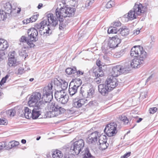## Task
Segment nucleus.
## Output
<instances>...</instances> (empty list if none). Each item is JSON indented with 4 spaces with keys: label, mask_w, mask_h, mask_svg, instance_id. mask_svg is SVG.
<instances>
[{
    "label": "nucleus",
    "mask_w": 158,
    "mask_h": 158,
    "mask_svg": "<svg viewBox=\"0 0 158 158\" xmlns=\"http://www.w3.org/2000/svg\"><path fill=\"white\" fill-rule=\"evenodd\" d=\"M75 8L66 6L63 5L60 8L58 7L56 9V15L59 22V29L63 30L65 27V22H64V18L67 17L73 16L75 13Z\"/></svg>",
    "instance_id": "nucleus-1"
},
{
    "label": "nucleus",
    "mask_w": 158,
    "mask_h": 158,
    "mask_svg": "<svg viewBox=\"0 0 158 158\" xmlns=\"http://www.w3.org/2000/svg\"><path fill=\"white\" fill-rule=\"evenodd\" d=\"M49 99L45 101L46 103L48 102V111L46 113V117L48 118H52L57 116L65 111V109L62 107L57 102H50Z\"/></svg>",
    "instance_id": "nucleus-2"
},
{
    "label": "nucleus",
    "mask_w": 158,
    "mask_h": 158,
    "mask_svg": "<svg viewBox=\"0 0 158 158\" xmlns=\"http://www.w3.org/2000/svg\"><path fill=\"white\" fill-rule=\"evenodd\" d=\"M60 87L62 89L60 90H56L54 94L56 100L62 104H66L68 100V96L64 91L68 87V83L64 80H61Z\"/></svg>",
    "instance_id": "nucleus-3"
},
{
    "label": "nucleus",
    "mask_w": 158,
    "mask_h": 158,
    "mask_svg": "<svg viewBox=\"0 0 158 158\" xmlns=\"http://www.w3.org/2000/svg\"><path fill=\"white\" fill-rule=\"evenodd\" d=\"M47 17L48 24L47 26H46L45 27L46 31H43L44 30H43V29H40L39 30L40 35H43L44 37L49 36L51 34L52 31L50 29V25L55 27L58 24L57 19L52 14H48Z\"/></svg>",
    "instance_id": "nucleus-4"
},
{
    "label": "nucleus",
    "mask_w": 158,
    "mask_h": 158,
    "mask_svg": "<svg viewBox=\"0 0 158 158\" xmlns=\"http://www.w3.org/2000/svg\"><path fill=\"white\" fill-rule=\"evenodd\" d=\"M146 7L143 6L142 4H135L133 8L130 10L127 14L125 15L124 17H127L129 20H132L137 18L138 15H141L145 12Z\"/></svg>",
    "instance_id": "nucleus-5"
},
{
    "label": "nucleus",
    "mask_w": 158,
    "mask_h": 158,
    "mask_svg": "<svg viewBox=\"0 0 158 158\" xmlns=\"http://www.w3.org/2000/svg\"><path fill=\"white\" fill-rule=\"evenodd\" d=\"M41 98V93L39 92H35L32 93V94L29 98L28 102L29 106L30 107H35L37 106H40L43 104L44 106V103L40 101Z\"/></svg>",
    "instance_id": "nucleus-6"
},
{
    "label": "nucleus",
    "mask_w": 158,
    "mask_h": 158,
    "mask_svg": "<svg viewBox=\"0 0 158 158\" xmlns=\"http://www.w3.org/2000/svg\"><path fill=\"white\" fill-rule=\"evenodd\" d=\"M143 53L133 59L130 63L131 67L132 68H138L140 67L144 64L145 60L148 56L146 52Z\"/></svg>",
    "instance_id": "nucleus-7"
},
{
    "label": "nucleus",
    "mask_w": 158,
    "mask_h": 158,
    "mask_svg": "<svg viewBox=\"0 0 158 158\" xmlns=\"http://www.w3.org/2000/svg\"><path fill=\"white\" fill-rule=\"evenodd\" d=\"M121 39L119 38L118 35H116L114 37H112L109 40L107 47H104V48L102 49V51L104 53H107L109 51H108V50L109 49L114 48L118 47V44L121 43Z\"/></svg>",
    "instance_id": "nucleus-8"
},
{
    "label": "nucleus",
    "mask_w": 158,
    "mask_h": 158,
    "mask_svg": "<svg viewBox=\"0 0 158 158\" xmlns=\"http://www.w3.org/2000/svg\"><path fill=\"white\" fill-rule=\"evenodd\" d=\"M94 92L93 88L88 85H83L81 88L79 95L84 98H91L93 97Z\"/></svg>",
    "instance_id": "nucleus-9"
},
{
    "label": "nucleus",
    "mask_w": 158,
    "mask_h": 158,
    "mask_svg": "<svg viewBox=\"0 0 158 158\" xmlns=\"http://www.w3.org/2000/svg\"><path fill=\"white\" fill-rule=\"evenodd\" d=\"M130 69L129 68L126 67L125 66L118 65L114 67L111 72V76L114 77H117L122 73H127Z\"/></svg>",
    "instance_id": "nucleus-10"
},
{
    "label": "nucleus",
    "mask_w": 158,
    "mask_h": 158,
    "mask_svg": "<svg viewBox=\"0 0 158 158\" xmlns=\"http://www.w3.org/2000/svg\"><path fill=\"white\" fill-rule=\"evenodd\" d=\"M85 145L84 140L81 139L74 142L70 148L71 151L76 155L78 154L83 148Z\"/></svg>",
    "instance_id": "nucleus-11"
},
{
    "label": "nucleus",
    "mask_w": 158,
    "mask_h": 158,
    "mask_svg": "<svg viewBox=\"0 0 158 158\" xmlns=\"http://www.w3.org/2000/svg\"><path fill=\"white\" fill-rule=\"evenodd\" d=\"M117 125L115 123H111L106 126L104 130V132L109 137L115 135L117 132Z\"/></svg>",
    "instance_id": "nucleus-12"
},
{
    "label": "nucleus",
    "mask_w": 158,
    "mask_h": 158,
    "mask_svg": "<svg viewBox=\"0 0 158 158\" xmlns=\"http://www.w3.org/2000/svg\"><path fill=\"white\" fill-rule=\"evenodd\" d=\"M53 85L52 83H49L48 85L44 88L43 89V95L42 99H44L45 101H47V99L48 98L49 101H51V98L53 95Z\"/></svg>",
    "instance_id": "nucleus-13"
},
{
    "label": "nucleus",
    "mask_w": 158,
    "mask_h": 158,
    "mask_svg": "<svg viewBox=\"0 0 158 158\" xmlns=\"http://www.w3.org/2000/svg\"><path fill=\"white\" fill-rule=\"evenodd\" d=\"M114 77L111 76H109L105 82L106 85L112 90L116 87L118 84V81Z\"/></svg>",
    "instance_id": "nucleus-14"
},
{
    "label": "nucleus",
    "mask_w": 158,
    "mask_h": 158,
    "mask_svg": "<svg viewBox=\"0 0 158 158\" xmlns=\"http://www.w3.org/2000/svg\"><path fill=\"white\" fill-rule=\"evenodd\" d=\"M38 31L37 29L34 28H31L28 30L27 34L30 41L33 42H35L37 40Z\"/></svg>",
    "instance_id": "nucleus-15"
},
{
    "label": "nucleus",
    "mask_w": 158,
    "mask_h": 158,
    "mask_svg": "<svg viewBox=\"0 0 158 158\" xmlns=\"http://www.w3.org/2000/svg\"><path fill=\"white\" fill-rule=\"evenodd\" d=\"M146 52L143 47L139 46H135L133 47L131 51L130 55L132 57H137L143 52Z\"/></svg>",
    "instance_id": "nucleus-16"
},
{
    "label": "nucleus",
    "mask_w": 158,
    "mask_h": 158,
    "mask_svg": "<svg viewBox=\"0 0 158 158\" xmlns=\"http://www.w3.org/2000/svg\"><path fill=\"white\" fill-rule=\"evenodd\" d=\"M44 107L43 104H41L39 106H37L35 107H33V108L32 110L31 118L33 119H36L38 118L40 115V111L39 110L42 109Z\"/></svg>",
    "instance_id": "nucleus-17"
},
{
    "label": "nucleus",
    "mask_w": 158,
    "mask_h": 158,
    "mask_svg": "<svg viewBox=\"0 0 158 158\" xmlns=\"http://www.w3.org/2000/svg\"><path fill=\"white\" fill-rule=\"evenodd\" d=\"M99 138L98 133L97 131H95L89 135L87 139V142L89 144L94 143L96 142Z\"/></svg>",
    "instance_id": "nucleus-18"
},
{
    "label": "nucleus",
    "mask_w": 158,
    "mask_h": 158,
    "mask_svg": "<svg viewBox=\"0 0 158 158\" xmlns=\"http://www.w3.org/2000/svg\"><path fill=\"white\" fill-rule=\"evenodd\" d=\"M98 88L99 92L104 96L108 95V92L112 90L105 83V84L99 85L98 86Z\"/></svg>",
    "instance_id": "nucleus-19"
},
{
    "label": "nucleus",
    "mask_w": 158,
    "mask_h": 158,
    "mask_svg": "<svg viewBox=\"0 0 158 158\" xmlns=\"http://www.w3.org/2000/svg\"><path fill=\"white\" fill-rule=\"evenodd\" d=\"M86 101L83 98H76L73 100V107L77 108L82 107L85 103V101Z\"/></svg>",
    "instance_id": "nucleus-20"
},
{
    "label": "nucleus",
    "mask_w": 158,
    "mask_h": 158,
    "mask_svg": "<svg viewBox=\"0 0 158 158\" xmlns=\"http://www.w3.org/2000/svg\"><path fill=\"white\" fill-rule=\"evenodd\" d=\"M15 52L13 51L11 53L8 58V64L10 67H14L19 64L18 62H17L15 58L14 54Z\"/></svg>",
    "instance_id": "nucleus-21"
},
{
    "label": "nucleus",
    "mask_w": 158,
    "mask_h": 158,
    "mask_svg": "<svg viewBox=\"0 0 158 158\" xmlns=\"http://www.w3.org/2000/svg\"><path fill=\"white\" fill-rule=\"evenodd\" d=\"M20 41L21 42L25 43L27 44L31 48L33 47L35 45L33 42L30 40L29 37H26L24 36L21 37L20 39Z\"/></svg>",
    "instance_id": "nucleus-22"
},
{
    "label": "nucleus",
    "mask_w": 158,
    "mask_h": 158,
    "mask_svg": "<svg viewBox=\"0 0 158 158\" xmlns=\"http://www.w3.org/2000/svg\"><path fill=\"white\" fill-rule=\"evenodd\" d=\"M93 73L95 76L97 77H102L104 75L102 67L94 69L93 70Z\"/></svg>",
    "instance_id": "nucleus-23"
},
{
    "label": "nucleus",
    "mask_w": 158,
    "mask_h": 158,
    "mask_svg": "<svg viewBox=\"0 0 158 158\" xmlns=\"http://www.w3.org/2000/svg\"><path fill=\"white\" fill-rule=\"evenodd\" d=\"M47 21L46 20H44L43 21H41L40 23L38 24H36L35 25V28L38 30L43 29V30H44V28H45L46 26H47Z\"/></svg>",
    "instance_id": "nucleus-24"
},
{
    "label": "nucleus",
    "mask_w": 158,
    "mask_h": 158,
    "mask_svg": "<svg viewBox=\"0 0 158 158\" xmlns=\"http://www.w3.org/2000/svg\"><path fill=\"white\" fill-rule=\"evenodd\" d=\"M5 13L8 14H10L12 12V10H15L16 8H12L11 4L9 2L6 3L4 5Z\"/></svg>",
    "instance_id": "nucleus-25"
},
{
    "label": "nucleus",
    "mask_w": 158,
    "mask_h": 158,
    "mask_svg": "<svg viewBox=\"0 0 158 158\" xmlns=\"http://www.w3.org/2000/svg\"><path fill=\"white\" fill-rule=\"evenodd\" d=\"M8 46L9 44L7 41L0 39V50L4 51L6 49Z\"/></svg>",
    "instance_id": "nucleus-26"
},
{
    "label": "nucleus",
    "mask_w": 158,
    "mask_h": 158,
    "mask_svg": "<svg viewBox=\"0 0 158 158\" xmlns=\"http://www.w3.org/2000/svg\"><path fill=\"white\" fill-rule=\"evenodd\" d=\"M129 29L126 27H123L118 30V32L123 36H126L128 35L129 33Z\"/></svg>",
    "instance_id": "nucleus-27"
},
{
    "label": "nucleus",
    "mask_w": 158,
    "mask_h": 158,
    "mask_svg": "<svg viewBox=\"0 0 158 158\" xmlns=\"http://www.w3.org/2000/svg\"><path fill=\"white\" fill-rule=\"evenodd\" d=\"M81 154L83 156V158H94L90 153L89 148H87L81 152Z\"/></svg>",
    "instance_id": "nucleus-28"
},
{
    "label": "nucleus",
    "mask_w": 158,
    "mask_h": 158,
    "mask_svg": "<svg viewBox=\"0 0 158 158\" xmlns=\"http://www.w3.org/2000/svg\"><path fill=\"white\" fill-rule=\"evenodd\" d=\"M70 87V85H69V91L70 96H72L77 93L78 88L74 85H73V86L71 87Z\"/></svg>",
    "instance_id": "nucleus-29"
},
{
    "label": "nucleus",
    "mask_w": 158,
    "mask_h": 158,
    "mask_svg": "<svg viewBox=\"0 0 158 158\" xmlns=\"http://www.w3.org/2000/svg\"><path fill=\"white\" fill-rule=\"evenodd\" d=\"M63 156V154L61 152L58 150H56L52 154L53 158H61Z\"/></svg>",
    "instance_id": "nucleus-30"
},
{
    "label": "nucleus",
    "mask_w": 158,
    "mask_h": 158,
    "mask_svg": "<svg viewBox=\"0 0 158 158\" xmlns=\"http://www.w3.org/2000/svg\"><path fill=\"white\" fill-rule=\"evenodd\" d=\"M31 111L32 110L29 109L28 107H25L24 110V115L27 118H30L31 117Z\"/></svg>",
    "instance_id": "nucleus-31"
},
{
    "label": "nucleus",
    "mask_w": 158,
    "mask_h": 158,
    "mask_svg": "<svg viewBox=\"0 0 158 158\" xmlns=\"http://www.w3.org/2000/svg\"><path fill=\"white\" fill-rule=\"evenodd\" d=\"M63 79H59L58 80L57 78H55L53 81H52L50 83H53L55 85H56L58 88H60L61 83V80Z\"/></svg>",
    "instance_id": "nucleus-32"
},
{
    "label": "nucleus",
    "mask_w": 158,
    "mask_h": 158,
    "mask_svg": "<svg viewBox=\"0 0 158 158\" xmlns=\"http://www.w3.org/2000/svg\"><path fill=\"white\" fill-rule=\"evenodd\" d=\"M19 144V143L16 141H13L9 142L8 143V147L7 148L10 149L13 147L16 146Z\"/></svg>",
    "instance_id": "nucleus-33"
},
{
    "label": "nucleus",
    "mask_w": 158,
    "mask_h": 158,
    "mask_svg": "<svg viewBox=\"0 0 158 158\" xmlns=\"http://www.w3.org/2000/svg\"><path fill=\"white\" fill-rule=\"evenodd\" d=\"M19 54L20 56H24L25 58H26V56H27L26 51V48L25 47L22 48L19 51Z\"/></svg>",
    "instance_id": "nucleus-34"
},
{
    "label": "nucleus",
    "mask_w": 158,
    "mask_h": 158,
    "mask_svg": "<svg viewBox=\"0 0 158 158\" xmlns=\"http://www.w3.org/2000/svg\"><path fill=\"white\" fill-rule=\"evenodd\" d=\"M65 72L68 75L74 74L76 73V68L74 67L73 68H67L66 69Z\"/></svg>",
    "instance_id": "nucleus-35"
},
{
    "label": "nucleus",
    "mask_w": 158,
    "mask_h": 158,
    "mask_svg": "<svg viewBox=\"0 0 158 158\" xmlns=\"http://www.w3.org/2000/svg\"><path fill=\"white\" fill-rule=\"evenodd\" d=\"M72 81L73 82H74V85L75 86H77L78 88L79 87L82 83L81 80L80 78H75V79H73Z\"/></svg>",
    "instance_id": "nucleus-36"
},
{
    "label": "nucleus",
    "mask_w": 158,
    "mask_h": 158,
    "mask_svg": "<svg viewBox=\"0 0 158 158\" xmlns=\"http://www.w3.org/2000/svg\"><path fill=\"white\" fill-rule=\"evenodd\" d=\"M125 52V49H122L120 51L115 53L113 55L114 57L118 58L123 56Z\"/></svg>",
    "instance_id": "nucleus-37"
},
{
    "label": "nucleus",
    "mask_w": 158,
    "mask_h": 158,
    "mask_svg": "<svg viewBox=\"0 0 158 158\" xmlns=\"http://www.w3.org/2000/svg\"><path fill=\"white\" fill-rule=\"evenodd\" d=\"M118 32V30L115 27L111 26L109 27L108 30V33H116Z\"/></svg>",
    "instance_id": "nucleus-38"
},
{
    "label": "nucleus",
    "mask_w": 158,
    "mask_h": 158,
    "mask_svg": "<svg viewBox=\"0 0 158 158\" xmlns=\"http://www.w3.org/2000/svg\"><path fill=\"white\" fill-rule=\"evenodd\" d=\"M15 111L14 109H10L6 111V114L8 116L13 117L15 114Z\"/></svg>",
    "instance_id": "nucleus-39"
},
{
    "label": "nucleus",
    "mask_w": 158,
    "mask_h": 158,
    "mask_svg": "<svg viewBox=\"0 0 158 158\" xmlns=\"http://www.w3.org/2000/svg\"><path fill=\"white\" fill-rule=\"evenodd\" d=\"M6 17V13L5 12L0 10V21L4 20Z\"/></svg>",
    "instance_id": "nucleus-40"
},
{
    "label": "nucleus",
    "mask_w": 158,
    "mask_h": 158,
    "mask_svg": "<svg viewBox=\"0 0 158 158\" xmlns=\"http://www.w3.org/2000/svg\"><path fill=\"white\" fill-rule=\"evenodd\" d=\"M109 146V143H104L99 145V149L102 150L106 149Z\"/></svg>",
    "instance_id": "nucleus-41"
},
{
    "label": "nucleus",
    "mask_w": 158,
    "mask_h": 158,
    "mask_svg": "<svg viewBox=\"0 0 158 158\" xmlns=\"http://www.w3.org/2000/svg\"><path fill=\"white\" fill-rule=\"evenodd\" d=\"M114 4V1L113 0H111L108 2L106 5V7L107 8H110Z\"/></svg>",
    "instance_id": "nucleus-42"
},
{
    "label": "nucleus",
    "mask_w": 158,
    "mask_h": 158,
    "mask_svg": "<svg viewBox=\"0 0 158 158\" xmlns=\"http://www.w3.org/2000/svg\"><path fill=\"white\" fill-rule=\"evenodd\" d=\"M94 0H88L86 2L85 7H88L89 6H91L94 2Z\"/></svg>",
    "instance_id": "nucleus-43"
},
{
    "label": "nucleus",
    "mask_w": 158,
    "mask_h": 158,
    "mask_svg": "<svg viewBox=\"0 0 158 158\" xmlns=\"http://www.w3.org/2000/svg\"><path fill=\"white\" fill-rule=\"evenodd\" d=\"M38 14H36L35 15H34L30 19L31 21V23L35 22L37 19L38 16H39Z\"/></svg>",
    "instance_id": "nucleus-44"
},
{
    "label": "nucleus",
    "mask_w": 158,
    "mask_h": 158,
    "mask_svg": "<svg viewBox=\"0 0 158 158\" xmlns=\"http://www.w3.org/2000/svg\"><path fill=\"white\" fill-rule=\"evenodd\" d=\"M111 24L113 26V27H118L120 26L121 23L118 21H115L114 22L112 23Z\"/></svg>",
    "instance_id": "nucleus-45"
},
{
    "label": "nucleus",
    "mask_w": 158,
    "mask_h": 158,
    "mask_svg": "<svg viewBox=\"0 0 158 158\" xmlns=\"http://www.w3.org/2000/svg\"><path fill=\"white\" fill-rule=\"evenodd\" d=\"M7 143L4 142L0 143V151L5 147L7 148Z\"/></svg>",
    "instance_id": "nucleus-46"
},
{
    "label": "nucleus",
    "mask_w": 158,
    "mask_h": 158,
    "mask_svg": "<svg viewBox=\"0 0 158 158\" xmlns=\"http://www.w3.org/2000/svg\"><path fill=\"white\" fill-rule=\"evenodd\" d=\"M7 123L8 122L6 119L0 118V125H6Z\"/></svg>",
    "instance_id": "nucleus-47"
},
{
    "label": "nucleus",
    "mask_w": 158,
    "mask_h": 158,
    "mask_svg": "<svg viewBox=\"0 0 158 158\" xmlns=\"http://www.w3.org/2000/svg\"><path fill=\"white\" fill-rule=\"evenodd\" d=\"M121 120L125 124H127L129 122L128 119L127 118L124 116L122 117Z\"/></svg>",
    "instance_id": "nucleus-48"
},
{
    "label": "nucleus",
    "mask_w": 158,
    "mask_h": 158,
    "mask_svg": "<svg viewBox=\"0 0 158 158\" xmlns=\"http://www.w3.org/2000/svg\"><path fill=\"white\" fill-rule=\"evenodd\" d=\"M157 110V108L155 107L150 108L149 110V111L151 114H153Z\"/></svg>",
    "instance_id": "nucleus-49"
},
{
    "label": "nucleus",
    "mask_w": 158,
    "mask_h": 158,
    "mask_svg": "<svg viewBox=\"0 0 158 158\" xmlns=\"http://www.w3.org/2000/svg\"><path fill=\"white\" fill-rule=\"evenodd\" d=\"M4 52H0V61L3 60L5 58Z\"/></svg>",
    "instance_id": "nucleus-50"
},
{
    "label": "nucleus",
    "mask_w": 158,
    "mask_h": 158,
    "mask_svg": "<svg viewBox=\"0 0 158 158\" xmlns=\"http://www.w3.org/2000/svg\"><path fill=\"white\" fill-rule=\"evenodd\" d=\"M76 73H77V75L78 77H79L81 75H83L84 73V72L82 71H81L80 70L77 71L76 69Z\"/></svg>",
    "instance_id": "nucleus-51"
},
{
    "label": "nucleus",
    "mask_w": 158,
    "mask_h": 158,
    "mask_svg": "<svg viewBox=\"0 0 158 158\" xmlns=\"http://www.w3.org/2000/svg\"><path fill=\"white\" fill-rule=\"evenodd\" d=\"M96 64L97 65L98 67V68L102 67V64L103 63H102L101 61L99 60H98L97 61Z\"/></svg>",
    "instance_id": "nucleus-52"
},
{
    "label": "nucleus",
    "mask_w": 158,
    "mask_h": 158,
    "mask_svg": "<svg viewBox=\"0 0 158 158\" xmlns=\"http://www.w3.org/2000/svg\"><path fill=\"white\" fill-rule=\"evenodd\" d=\"M131 152H129L126 153H125L124 154L123 156L121 157L122 158H127L130 155Z\"/></svg>",
    "instance_id": "nucleus-53"
},
{
    "label": "nucleus",
    "mask_w": 158,
    "mask_h": 158,
    "mask_svg": "<svg viewBox=\"0 0 158 158\" xmlns=\"http://www.w3.org/2000/svg\"><path fill=\"white\" fill-rule=\"evenodd\" d=\"M23 22L24 24H27L30 23H31V21L30 18L27 19H24L23 21Z\"/></svg>",
    "instance_id": "nucleus-54"
},
{
    "label": "nucleus",
    "mask_w": 158,
    "mask_h": 158,
    "mask_svg": "<svg viewBox=\"0 0 158 158\" xmlns=\"http://www.w3.org/2000/svg\"><path fill=\"white\" fill-rule=\"evenodd\" d=\"M101 77H97V78L94 79V81H95L98 84H99L101 82Z\"/></svg>",
    "instance_id": "nucleus-55"
},
{
    "label": "nucleus",
    "mask_w": 158,
    "mask_h": 158,
    "mask_svg": "<svg viewBox=\"0 0 158 158\" xmlns=\"http://www.w3.org/2000/svg\"><path fill=\"white\" fill-rule=\"evenodd\" d=\"M139 32L140 30L139 28H138L134 31L133 34L135 35H138L139 33Z\"/></svg>",
    "instance_id": "nucleus-56"
},
{
    "label": "nucleus",
    "mask_w": 158,
    "mask_h": 158,
    "mask_svg": "<svg viewBox=\"0 0 158 158\" xmlns=\"http://www.w3.org/2000/svg\"><path fill=\"white\" fill-rule=\"evenodd\" d=\"M100 137H102V140L104 142L107 143V137L106 136L103 135L102 136H101Z\"/></svg>",
    "instance_id": "nucleus-57"
},
{
    "label": "nucleus",
    "mask_w": 158,
    "mask_h": 158,
    "mask_svg": "<svg viewBox=\"0 0 158 158\" xmlns=\"http://www.w3.org/2000/svg\"><path fill=\"white\" fill-rule=\"evenodd\" d=\"M95 103V101H90L89 103L86 106H91L94 105Z\"/></svg>",
    "instance_id": "nucleus-58"
},
{
    "label": "nucleus",
    "mask_w": 158,
    "mask_h": 158,
    "mask_svg": "<svg viewBox=\"0 0 158 158\" xmlns=\"http://www.w3.org/2000/svg\"><path fill=\"white\" fill-rule=\"evenodd\" d=\"M144 96V97L145 98H146L147 97V92H144V93H142V94H141L140 97L142 96Z\"/></svg>",
    "instance_id": "nucleus-59"
},
{
    "label": "nucleus",
    "mask_w": 158,
    "mask_h": 158,
    "mask_svg": "<svg viewBox=\"0 0 158 158\" xmlns=\"http://www.w3.org/2000/svg\"><path fill=\"white\" fill-rule=\"evenodd\" d=\"M99 145L105 143L102 140V137H100V139H99Z\"/></svg>",
    "instance_id": "nucleus-60"
},
{
    "label": "nucleus",
    "mask_w": 158,
    "mask_h": 158,
    "mask_svg": "<svg viewBox=\"0 0 158 158\" xmlns=\"http://www.w3.org/2000/svg\"><path fill=\"white\" fill-rule=\"evenodd\" d=\"M24 71V69L23 68H20L18 69V73L20 74L23 73Z\"/></svg>",
    "instance_id": "nucleus-61"
},
{
    "label": "nucleus",
    "mask_w": 158,
    "mask_h": 158,
    "mask_svg": "<svg viewBox=\"0 0 158 158\" xmlns=\"http://www.w3.org/2000/svg\"><path fill=\"white\" fill-rule=\"evenodd\" d=\"M6 80L4 78V77L2 78L0 82V84L2 85V84H3L5 82Z\"/></svg>",
    "instance_id": "nucleus-62"
},
{
    "label": "nucleus",
    "mask_w": 158,
    "mask_h": 158,
    "mask_svg": "<svg viewBox=\"0 0 158 158\" xmlns=\"http://www.w3.org/2000/svg\"><path fill=\"white\" fill-rule=\"evenodd\" d=\"M6 80L4 78V77L2 78L0 82V84L2 85V84H3L5 82Z\"/></svg>",
    "instance_id": "nucleus-63"
},
{
    "label": "nucleus",
    "mask_w": 158,
    "mask_h": 158,
    "mask_svg": "<svg viewBox=\"0 0 158 158\" xmlns=\"http://www.w3.org/2000/svg\"><path fill=\"white\" fill-rule=\"evenodd\" d=\"M3 95V93L2 90V89L0 88V99L1 98Z\"/></svg>",
    "instance_id": "nucleus-64"
}]
</instances>
